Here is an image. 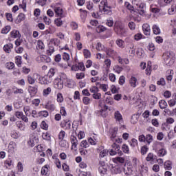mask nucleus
<instances>
[{
  "mask_svg": "<svg viewBox=\"0 0 176 176\" xmlns=\"http://www.w3.org/2000/svg\"><path fill=\"white\" fill-rule=\"evenodd\" d=\"M142 30L144 34L151 35V27L149 26V24L148 23L144 24L142 25Z\"/></svg>",
  "mask_w": 176,
  "mask_h": 176,
  "instance_id": "0eeeda50",
  "label": "nucleus"
},
{
  "mask_svg": "<svg viewBox=\"0 0 176 176\" xmlns=\"http://www.w3.org/2000/svg\"><path fill=\"white\" fill-rule=\"evenodd\" d=\"M114 118L118 122H120V120H123V118L122 117V114L119 111H116L114 113Z\"/></svg>",
  "mask_w": 176,
  "mask_h": 176,
  "instance_id": "4468645a",
  "label": "nucleus"
},
{
  "mask_svg": "<svg viewBox=\"0 0 176 176\" xmlns=\"http://www.w3.org/2000/svg\"><path fill=\"white\" fill-rule=\"evenodd\" d=\"M80 146H82V148H87V146H89V143L87 140H82L81 142Z\"/></svg>",
  "mask_w": 176,
  "mask_h": 176,
  "instance_id": "680f3d73",
  "label": "nucleus"
},
{
  "mask_svg": "<svg viewBox=\"0 0 176 176\" xmlns=\"http://www.w3.org/2000/svg\"><path fill=\"white\" fill-rule=\"evenodd\" d=\"M113 162L116 164H118V163H121L122 164H123V163H124L125 162V160H124V157H117L113 158Z\"/></svg>",
  "mask_w": 176,
  "mask_h": 176,
  "instance_id": "f8f14e48",
  "label": "nucleus"
},
{
  "mask_svg": "<svg viewBox=\"0 0 176 176\" xmlns=\"http://www.w3.org/2000/svg\"><path fill=\"white\" fill-rule=\"evenodd\" d=\"M106 104H109L110 105H112L113 104V101H112V98L107 97L105 100Z\"/></svg>",
  "mask_w": 176,
  "mask_h": 176,
  "instance_id": "0e129e2a",
  "label": "nucleus"
},
{
  "mask_svg": "<svg viewBox=\"0 0 176 176\" xmlns=\"http://www.w3.org/2000/svg\"><path fill=\"white\" fill-rule=\"evenodd\" d=\"M63 59L65 60V61H68L69 60V54L67 52H64L63 54Z\"/></svg>",
  "mask_w": 176,
  "mask_h": 176,
  "instance_id": "864d4df0",
  "label": "nucleus"
},
{
  "mask_svg": "<svg viewBox=\"0 0 176 176\" xmlns=\"http://www.w3.org/2000/svg\"><path fill=\"white\" fill-rule=\"evenodd\" d=\"M10 49H13V44L12 43L6 44L3 47V50L6 53H9Z\"/></svg>",
  "mask_w": 176,
  "mask_h": 176,
  "instance_id": "f3484780",
  "label": "nucleus"
},
{
  "mask_svg": "<svg viewBox=\"0 0 176 176\" xmlns=\"http://www.w3.org/2000/svg\"><path fill=\"white\" fill-rule=\"evenodd\" d=\"M152 159H153V153H149L148 154L147 157H146V160L147 162H151V160H152Z\"/></svg>",
  "mask_w": 176,
  "mask_h": 176,
  "instance_id": "bf43d9fd",
  "label": "nucleus"
},
{
  "mask_svg": "<svg viewBox=\"0 0 176 176\" xmlns=\"http://www.w3.org/2000/svg\"><path fill=\"white\" fill-rule=\"evenodd\" d=\"M57 101L58 102H63L64 101V98H63V95L60 93L57 94Z\"/></svg>",
  "mask_w": 176,
  "mask_h": 176,
  "instance_id": "603ef678",
  "label": "nucleus"
},
{
  "mask_svg": "<svg viewBox=\"0 0 176 176\" xmlns=\"http://www.w3.org/2000/svg\"><path fill=\"white\" fill-rule=\"evenodd\" d=\"M126 82V77L124 76H121L119 78V85L123 86Z\"/></svg>",
  "mask_w": 176,
  "mask_h": 176,
  "instance_id": "72a5a7b5",
  "label": "nucleus"
},
{
  "mask_svg": "<svg viewBox=\"0 0 176 176\" xmlns=\"http://www.w3.org/2000/svg\"><path fill=\"white\" fill-rule=\"evenodd\" d=\"M42 61H45V63H50V61H52V59L50 58V57L46 56V55H43L42 57Z\"/></svg>",
  "mask_w": 176,
  "mask_h": 176,
  "instance_id": "a19ab883",
  "label": "nucleus"
},
{
  "mask_svg": "<svg viewBox=\"0 0 176 176\" xmlns=\"http://www.w3.org/2000/svg\"><path fill=\"white\" fill-rule=\"evenodd\" d=\"M10 25H6L4 28L1 30V34H8L11 30Z\"/></svg>",
  "mask_w": 176,
  "mask_h": 176,
  "instance_id": "a878e982",
  "label": "nucleus"
},
{
  "mask_svg": "<svg viewBox=\"0 0 176 176\" xmlns=\"http://www.w3.org/2000/svg\"><path fill=\"white\" fill-rule=\"evenodd\" d=\"M164 97H165V98H170V97H171V92L170 91H166L164 93Z\"/></svg>",
  "mask_w": 176,
  "mask_h": 176,
  "instance_id": "69168bd1",
  "label": "nucleus"
},
{
  "mask_svg": "<svg viewBox=\"0 0 176 176\" xmlns=\"http://www.w3.org/2000/svg\"><path fill=\"white\" fill-rule=\"evenodd\" d=\"M111 91L113 94H118L119 93V89L116 88V85H111Z\"/></svg>",
  "mask_w": 176,
  "mask_h": 176,
  "instance_id": "ea45409f",
  "label": "nucleus"
},
{
  "mask_svg": "<svg viewBox=\"0 0 176 176\" xmlns=\"http://www.w3.org/2000/svg\"><path fill=\"white\" fill-rule=\"evenodd\" d=\"M38 116H43V118H47V116H49V112H47V111H41L38 112Z\"/></svg>",
  "mask_w": 176,
  "mask_h": 176,
  "instance_id": "2f4dec72",
  "label": "nucleus"
},
{
  "mask_svg": "<svg viewBox=\"0 0 176 176\" xmlns=\"http://www.w3.org/2000/svg\"><path fill=\"white\" fill-rule=\"evenodd\" d=\"M65 137V131H61L60 133H59V135H58V138L59 140H61V141H63V140H64V138Z\"/></svg>",
  "mask_w": 176,
  "mask_h": 176,
  "instance_id": "8fccbe9b",
  "label": "nucleus"
},
{
  "mask_svg": "<svg viewBox=\"0 0 176 176\" xmlns=\"http://www.w3.org/2000/svg\"><path fill=\"white\" fill-rule=\"evenodd\" d=\"M146 141L148 144H151V142H152L153 141V137L152 136V135H151V134L146 135Z\"/></svg>",
  "mask_w": 176,
  "mask_h": 176,
  "instance_id": "f704fd0d",
  "label": "nucleus"
},
{
  "mask_svg": "<svg viewBox=\"0 0 176 176\" xmlns=\"http://www.w3.org/2000/svg\"><path fill=\"white\" fill-rule=\"evenodd\" d=\"M111 146L113 149H115L116 151H117V153L118 155H119V156H122V155H123V152L120 151V146H119V144H117L116 143H113Z\"/></svg>",
  "mask_w": 176,
  "mask_h": 176,
  "instance_id": "6e6552de",
  "label": "nucleus"
},
{
  "mask_svg": "<svg viewBox=\"0 0 176 176\" xmlns=\"http://www.w3.org/2000/svg\"><path fill=\"white\" fill-rule=\"evenodd\" d=\"M78 65L80 71H86V67H85V64L83 63H78Z\"/></svg>",
  "mask_w": 176,
  "mask_h": 176,
  "instance_id": "a18cd8bd",
  "label": "nucleus"
},
{
  "mask_svg": "<svg viewBox=\"0 0 176 176\" xmlns=\"http://www.w3.org/2000/svg\"><path fill=\"white\" fill-rule=\"evenodd\" d=\"M55 88L58 89L59 90H61L63 87H64V82L61 78H58L55 81Z\"/></svg>",
  "mask_w": 176,
  "mask_h": 176,
  "instance_id": "39448f33",
  "label": "nucleus"
},
{
  "mask_svg": "<svg viewBox=\"0 0 176 176\" xmlns=\"http://www.w3.org/2000/svg\"><path fill=\"white\" fill-rule=\"evenodd\" d=\"M63 17H59L57 18L56 19L54 20V23L57 27H61L63 25V20L61 19Z\"/></svg>",
  "mask_w": 176,
  "mask_h": 176,
  "instance_id": "b1692460",
  "label": "nucleus"
},
{
  "mask_svg": "<svg viewBox=\"0 0 176 176\" xmlns=\"http://www.w3.org/2000/svg\"><path fill=\"white\" fill-rule=\"evenodd\" d=\"M76 77V79H83L85 78V73H77Z\"/></svg>",
  "mask_w": 176,
  "mask_h": 176,
  "instance_id": "13d9d810",
  "label": "nucleus"
},
{
  "mask_svg": "<svg viewBox=\"0 0 176 176\" xmlns=\"http://www.w3.org/2000/svg\"><path fill=\"white\" fill-rule=\"evenodd\" d=\"M6 17L8 21H10V22L13 21V16L12 15V14L6 13Z\"/></svg>",
  "mask_w": 176,
  "mask_h": 176,
  "instance_id": "c03bdc74",
  "label": "nucleus"
},
{
  "mask_svg": "<svg viewBox=\"0 0 176 176\" xmlns=\"http://www.w3.org/2000/svg\"><path fill=\"white\" fill-rule=\"evenodd\" d=\"M16 126L18 127V129H20L22 131H23L24 129H25V126L24 125V122L23 121H17L16 122Z\"/></svg>",
  "mask_w": 176,
  "mask_h": 176,
  "instance_id": "6ab92c4d",
  "label": "nucleus"
},
{
  "mask_svg": "<svg viewBox=\"0 0 176 176\" xmlns=\"http://www.w3.org/2000/svg\"><path fill=\"white\" fill-rule=\"evenodd\" d=\"M89 91H91V93H94V94L96 93H98L100 91V89H98V87L94 86L92 88L89 89Z\"/></svg>",
  "mask_w": 176,
  "mask_h": 176,
  "instance_id": "37998d69",
  "label": "nucleus"
},
{
  "mask_svg": "<svg viewBox=\"0 0 176 176\" xmlns=\"http://www.w3.org/2000/svg\"><path fill=\"white\" fill-rule=\"evenodd\" d=\"M129 83L132 87H137V78L135 77H131Z\"/></svg>",
  "mask_w": 176,
  "mask_h": 176,
  "instance_id": "aec40b11",
  "label": "nucleus"
},
{
  "mask_svg": "<svg viewBox=\"0 0 176 176\" xmlns=\"http://www.w3.org/2000/svg\"><path fill=\"white\" fill-rule=\"evenodd\" d=\"M43 140H45L46 141H50V134L48 133H43L42 135Z\"/></svg>",
  "mask_w": 176,
  "mask_h": 176,
  "instance_id": "c756f323",
  "label": "nucleus"
},
{
  "mask_svg": "<svg viewBox=\"0 0 176 176\" xmlns=\"http://www.w3.org/2000/svg\"><path fill=\"white\" fill-rule=\"evenodd\" d=\"M90 101H91V100H90L87 96H85L82 98V102L85 105H89V104H90Z\"/></svg>",
  "mask_w": 176,
  "mask_h": 176,
  "instance_id": "c9c22d12",
  "label": "nucleus"
},
{
  "mask_svg": "<svg viewBox=\"0 0 176 176\" xmlns=\"http://www.w3.org/2000/svg\"><path fill=\"white\" fill-rule=\"evenodd\" d=\"M99 8L100 10H101V9H102L103 11L106 13V14H108V16H111V14H112V10H111V7L108 6L107 1H102L100 2V5H99Z\"/></svg>",
  "mask_w": 176,
  "mask_h": 176,
  "instance_id": "20e7f679",
  "label": "nucleus"
},
{
  "mask_svg": "<svg viewBox=\"0 0 176 176\" xmlns=\"http://www.w3.org/2000/svg\"><path fill=\"white\" fill-rule=\"evenodd\" d=\"M54 11L56 16L59 17H64V16H63V13H64V10H63V8L60 7H56Z\"/></svg>",
  "mask_w": 176,
  "mask_h": 176,
  "instance_id": "1a4fd4ad",
  "label": "nucleus"
},
{
  "mask_svg": "<svg viewBox=\"0 0 176 176\" xmlns=\"http://www.w3.org/2000/svg\"><path fill=\"white\" fill-rule=\"evenodd\" d=\"M92 97L94 98V100H100V98H101V94L98 92H96L92 95Z\"/></svg>",
  "mask_w": 176,
  "mask_h": 176,
  "instance_id": "09e8293b",
  "label": "nucleus"
},
{
  "mask_svg": "<svg viewBox=\"0 0 176 176\" xmlns=\"http://www.w3.org/2000/svg\"><path fill=\"white\" fill-rule=\"evenodd\" d=\"M54 74H56V72H54V69H50L47 73L48 78H53V76H54Z\"/></svg>",
  "mask_w": 176,
  "mask_h": 176,
  "instance_id": "4c0bfd02",
  "label": "nucleus"
},
{
  "mask_svg": "<svg viewBox=\"0 0 176 176\" xmlns=\"http://www.w3.org/2000/svg\"><path fill=\"white\" fill-rule=\"evenodd\" d=\"M153 34H155V35H159V34H160V28L157 25H153Z\"/></svg>",
  "mask_w": 176,
  "mask_h": 176,
  "instance_id": "4be33fe9",
  "label": "nucleus"
},
{
  "mask_svg": "<svg viewBox=\"0 0 176 176\" xmlns=\"http://www.w3.org/2000/svg\"><path fill=\"white\" fill-rule=\"evenodd\" d=\"M104 31H107V28L102 25H99L96 28V32L98 34H101V32H104Z\"/></svg>",
  "mask_w": 176,
  "mask_h": 176,
  "instance_id": "5701e85b",
  "label": "nucleus"
},
{
  "mask_svg": "<svg viewBox=\"0 0 176 176\" xmlns=\"http://www.w3.org/2000/svg\"><path fill=\"white\" fill-rule=\"evenodd\" d=\"M132 3H134V6L129 4V2H125V6L131 10V13L132 12H135V13H139L140 16H145V4L144 3H140L138 1H132Z\"/></svg>",
  "mask_w": 176,
  "mask_h": 176,
  "instance_id": "f257e3e1",
  "label": "nucleus"
},
{
  "mask_svg": "<svg viewBox=\"0 0 176 176\" xmlns=\"http://www.w3.org/2000/svg\"><path fill=\"white\" fill-rule=\"evenodd\" d=\"M131 122V123H133V124H135L137 123V122H138L137 116H135V115L132 116Z\"/></svg>",
  "mask_w": 176,
  "mask_h": 176,
  "instance_id": "5fc2aeb1",
  "label": "nucleus"
},
{
  "mask_svg": "<svg viewBox=\"0 0 176 176\" xmlns=\"http://www.w3.org/2000/svg\"><path fill=\"white\" fill-rule=\"evenodd\" d=\"M34 16H35V17H39V16H41V10L39 8H36L34 10Z\"/></svg>",
  "mask_w": 176,
  "mask_h": 176,
  "instance_id": "49530a36",
  "label": "nucleus"
},
{
  "mask_svg": "<svg viewBox=\"0 0 176 176\" xmlns=\"http://www.w3.org/2000/svg\"><path fill=\"white\" fill-rule=\"evenodd\" d=\"M29 93H30V96H35L36 93H38V87H30Z\"/></svg>",
  "mask_w": 176,
  "mask_h": 176,
  "instance_id": "2eb2a0df",
  "label": "nucleus"
},
{
  "mask_svg": "<svg viewBox=\"0 0 176 176\" xmlns=\"http://www.w3.org/2000/svg\"><path fill=\"white\" fill-rule=\"evenodd\" d=\"M164 63L168 67H171L175 62V54L173 52H166L164 55Z\"/></svg>",
  "mask_w": 176,
  "mask_h": 176,
  "instance_id": "f03ea898",
  "label": "nucleus"
},
{
  "mask_svg": "<svg viewBox=\"0 0 176 176\" xmlns=\"http://www.w3.org/2000/svg\"><path fill=\"white\" fill-rule=\"evenodd\" d=\"M164 167L165 170H170L171 168H173V163L170 160L166 161L164 164Z\"/></svg>",
  "mask_w": 176,
  "mask_h": 176,
  "instance_id": "ddd939ff",
  "label": "nucleus"
},
{
  "mask_svg": "<svg viewBox=\"0 0 176 176\" xmlns=\"http://www.w3.org/2000/svg\"><path fill=\"white\" fill-rule=\"evenodd\" d=\"M45 109H49V111H54V109H56V107L54 106V104H50L47 103L45 105Z\"/></svg>",
  "mask_w": 176,
  "mask_h": 176,
  "instance_id": "bb28decb",
  "label": "nucleus"
},
{
  "mask_svg": "<svg viewBox=\"0 0 176 176\" xmlns=\"http://www.w3.org/2000/svg\"><path fill=\"white\" fill-rule=\"evenodd\" d=\"M74 100H80V93L78 91L74 92Z\"/></svg>",
  "mask_w": 176,
  "mask_h": 176,
  "instance_id": "de8ad7c7",
  "label": "nucleus"
},
{
  "mask_svg": "<svg viewBox=\"0 0 176 176\" xmlns=\"http://www.w3.org/2000/svg\"><path fill=\"white\" fill-rule=\"evenodd\" d=\"M155 152H157V155L160 157H163V156H165L166 151L164 150V148H161L160 150H155Z\"/></svg>",
  "mask_w": 176,
  "mask_h": 176,
  "instance_id": "dca6fc26",
  "label": "nucleus"
},
{
  "mask_svg": "<svg viewBox=\"0 0 176 176\" xmlns=\"http://www.w3.org/2000/svg\"><path fill=\"white\" fill-rule=\"evenodd\" d=\"M158 86H166V80L164 78H161L160 80L157 82Z\"/></svg>",
  "mask_w": 176,
  "mask_h": 176,
  "instance_id": "c85d7f7f",
  "label": "nucleus"
},
{
  "mask_svg": "<svg viewBox=\"0 0 176 176\" xmlns=\"http://www.w3.org/2000/svg\"><path fill=\"white\" fill-rule=\"evenodd\" d=\"M159 105L161 109H166V108H167V102H166L164 100H161L159 102Z\"/></svg>",
  "mask_w": 176,
  "mask_h": 176,
  "instance_id": "a211bd4d",
  "label": "nucleus"
},
{
  "mask_svg": "<svg viewBox=\"0 0 176 176\" xmlns=\"http://www.w3.org/2000/svg\"><path fill=\"white\" fill-rule=\"evenodd\" d=\"M168 14H175V9L174 8V6H172V7L168 10Z\"/></svg>",
  "mask_w": 176,
  "mask_h": 176,
  "instance_id": "4d7b16f0",
  "label": "nucleus"
},
{
  "mask_svg": "<svg viewBox=\"0 0 176 176\" xmlns=\"http://www.w3.org/2000/svg\"><path fill=\"white\" fill-rule=\"evenodd\" d=\"M122 151L124 153H129V146L126 144L122 145Z\"/></svg>",
  "mask_w": 176,
  "mask_h": 176,
  "instance_id": "3c124183",
  "label": "nucleus"
},
{
  "mask_svg": "<svg viewBox=\"0 0 176 176\" xmlns=\"http://www.w3.org/2000/svg\"><path fill=\"white\" fill-rule=\"evenodd\" d=\"M83 54L85 58H90V56H91V53L87 49L84 50Z\"/></svg>",
  "mask_w": 176,
  "mask_h": 176,
  "instance_id": "cd10ccee",
  "label": "nucleus"
},
{
  "mask_svg": "<svg viewBox=\"0 0 176 176\" xmlns=\"http://www.w3.org/2000/svg\"><path fill=\"white\" fill-rule=\"evenodd\" d=\"M118 134V128H114L110 133V138L111 141H115V138H116V135Z\"/></svg>",
  "mask_w": 176,
  "mask_h": 176,
  "instance_id": "9d476101",
  "label": "nucleus"
},
{
  "mask_svg": "<svg viewBox=\"0 0 176 176\" xmlns=\"http://www.w3.org/2000/svg\"><path fill=\"white\" fill-rule=\"evenodd\" d=\"M82 94L85 96L86 97H90L91 94L89 93V90L87 89L82 91Z\"/></svg>",
  "mask_w": 176,
  "mask_h": 176,
  "instance_id": "052dcab7",
  "label": "nucleus"
},
{
  "mask_svg": "<svg viewBox=\"0 0 176 176\" xmlns=\"http://www.w3.org/2000/svg\"><path fill=\"white\" fill-rule=\"evenodd\" d=\"M23 20H25V14L23 13H20L17 17L16 19L14 21L15 24H20L21 22L23 21Z\"/></svg>",
  "mask_w": 176,
  "mask_h": 176,
  "instance_id": "423d86ee",
  "label": "nucleus"
},
{
  "mask_svg": "<svg viewBox=\"0 0 176 176\" xmlns=\"http://www.w3.org/2000/svg\"><path fill=\"white\" fill-rule=\"evenodd\" d=\"M60 113L62 116H67V111H65V107H62L60 110Z\"/></svg>",
  "mask_w": 176,
  "mask_h": 176,
  "instance_id": "6e6d98bb",
  "label": "nucleus"
},
{
  "mask_svg": "<svg viewBox=\"0 0 176 176\" xmlns=\"http://www.w3.org/2000/svg\"><path fill=\"white\" fill-rule=\"evenodd\" d=\"M114 31L117 34V35H118V36H120L121 38L127 36V29L124 28V26H123V25H119L116 27L114 28Z\"/></svg>",
  "mask_w": 176,
  "mask_h": 176,
  "instance_id": "7ed1b4c3",
  "label": "nucleus"
},
{
  "mask_svg": "<svg viewBox=\"0 0 176 176\" xmlns=\"http://www.w3.org/2000/svg\"><path fill=\"white\" fill-rule=\"evenodd\" d=\"M11 38H21V34L19 30H12L10 32Z\"/></svg>",
  "mask_w": 176,
  "mask_h": 176,
  "instance_id": "9b49d317",
  "label": "nucleus"
},
{
  "mask_svg": "<svg viewBox=\"0 0 176 176\" xmlns=\"http://www.w3.org/2000/svg\"><path fill=\"white\" fill-rule=\"evenodd\" d=\"M148 149H149L148 148V146H143L142 148H141V153L142 155H146V152H148Z\"/></svg>",
  "mask_w": 176,
  "mask_h": 176,
  "instance_id": "79ce46f5",
  "label": "nucleus"
},
{
  "mask_svg": "<svg viewBox=\"0 0 176 176\" xmlns=\"http://www.w3.org/2000/svg\"><path fill=\"white\" fill-rule=\"evenodd\" d=\"M111 173L113 174H118L120 173V168L119 166H112L111 167Z\"/></svg>",
  "mask_w": 176,
  "mask_h": 176,
  "instance_id": "393cba45",
  "label": "nucleus"
},
{
  "mask_svg": "<svg viewBox=\"0 0 176 176\" xmlns=\"http://www.w3.org/2000/svg\"><path fill=\"white\" fill-rule=\"evenodd\" d=\"M80 153L82 155V156H87V151L85 150L83 148H80Z\"/></svg>",
  "mask_w": 176,
  "mask_h": 176,
  "instance_id": "338daca9",
  "label": "nucleus"
},
{
  "mask_svg": "<svg viewBox=\"0 0 176 176\" xmlns=\"http://www.w3.org/2000/svg\"><path fill=\"white\" fill-rule=\"evenodd\" d=\"M6 67L8 69H13L14 68V63L12 62H8L6 64Z\"/></svg>",
  "mask_w": 176,
  "mask_h": 176,
  "instance_id": "7c9ffc66",
  "label": "nucleus"
},
{
  "mask_svg": "<svg viewBox=\"0 0 176 176\" xmlns=\"http://www.w3.org/2000/svg\"><path fill=\"white\" fill-rule=\"evenodd\" d=\"M99 164L100 166L98 168V170L101 171V170H102L103 168L104 170L103 172L105 173V171L107 170V166L108 165H105V162L104 161H100Z\"/></svg>",
  "mask_w": 176,
  "mask_h": 176,
  "instance_id": "412c9836",
  "label": "nucleus"
},
{
  "mask_svg": "<svg viewBox=\"0 0 176 176\" xmlns=\"http://www.w3.org/2000/svg\"><path fill=\"white\" fill-rule=\"evenodd\" d=\"M16 65H18V67H21V56H17L16 57Z\"/></svg>",
  "mask_w": 176,
  "mask_h": 176,
  "instance_id": "e433bc0d",
  "label": "nucleus"
},
{
  "mask_svg": "<svg viewBox=\"0 0 176 176\" xmlns=\"http://www.w3.org/2000/svg\"><path fill=\"white\" fill-rule=\"evenodd\" d=\"M134 39L135 41H140V39H142V35L141 34V33L136 34L134 36Z\"/></svg>",
  "mask_w": 176,
  "mask_h": 176,
  "instance_id": "e2e57ef3",
  "label": "nucleus"
},
{
  "mask_svg": "<svg viewBox=\"0 0 176 176\" xmlns=\"http://www.w3.org/2000/svg\"><path fill=\"white\" fill-rule=\"evenodd\" d=\"M41 127L43 129V130H47V129H49V125L46 123V122L42 121Z\"/></svg>",
  "mask_w": 176,
  "mask_h": 176,
  "instance_id": "58836bf2",
  "label": "nucleus"
},
{
  "mask_svg": "<svg viewBox=\"0 0 176 176\" xmlns=\"http://www.w3.org/2000/svg\"><path fill=\"white\" fill-rule=\"evenodd\" d=\"M170 2L171 1H169L166 2V1H159L158 3L160 6H166V5H167V3H170Z\"/></svg>",
  "mask_w": 176,
  "mask_h": 176,
  "instance_id": "774afa93",
  "label": "nucleus"
},
{
  "mask_svg": "<svg viewBox=\"0 0 176 176\" xmlns=\"http://www.w3.org/2000/svg\"><path fill=\"white\" fill-rule=\"evenodd\" d=\"M67 87H69V89L75 86V81H74V80H67Z\"/></svg>",
  "mask_w": 176,
  "mask_h": 176,
  "instance_id": "473e14b6",
  "label": "nucleus"
}]
</instances>
